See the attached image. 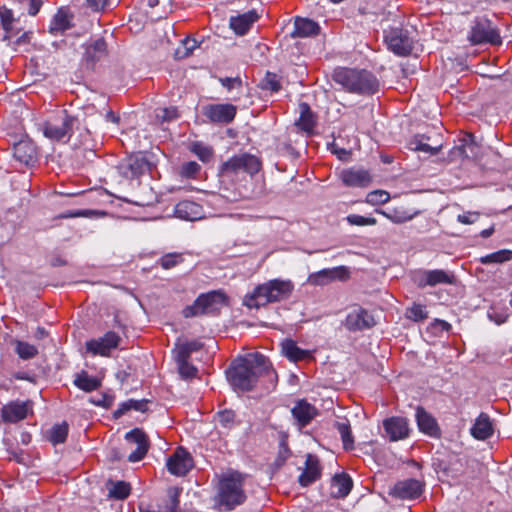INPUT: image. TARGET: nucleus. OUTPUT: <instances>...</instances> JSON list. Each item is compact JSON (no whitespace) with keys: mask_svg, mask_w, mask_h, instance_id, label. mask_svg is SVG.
I'll use <instances>...</instances> for the list:
<instances>
[{"mask_svg":"<svg viewBox=\"0 0 512 512\" xmlns=\"http://www.w3.org/2000/svg\"><path fill=\"white\" fill-rule=\"evenodd\" d=\"M284 355L291 361L297 362L310 357V352L299 348L292 340H286L282 344Z\"/></svg>","mask_w":512,"mask_h":512,"instance_id":"nucleus-33","label":"nucleus"},{"mask_svg":"<svg viewBox=\"0 0 512 512\" xmlns=\"http://www.w3.org/2000/svg\"><path fill=\"white\" fill-rule=\"evenodd\" d=\"M31 410L29 402L11 401L1 409V417L5 423H17L24 420Z\"/></svg>","mask_w":512,"mask_h":512,"instance_id":"nucleus-18","label":"nucleus"},{"mask_svg":"<svg viewBox=\"0 0 512 512\" xmlns=\"http://www.w3.org/2000/svg\"><path fill=\"white\" fill-rule=\"evenodd\" d=\"M244 478L239 472L224 475L219 481L218 502L227 510L242 504L246 495L243 489Z\"/></svg>","mask_w":512,"mask_h":512,"instance_id":"nucleus-4","label":"nucleus"},{"mask_svg":"<svg viewBox=\"0 0 512 512\" xmlns=\"http://www.w3.org/2000/svg\"><path fill=\"white\" fill-rule=\"evenodd\" d=\"M336 428L341 436L343 446L346 450H350L353 447L354 439L351 432L350 424L347 420L343 422H337Z\"/></svg>","mask_w":512,"mask_h":512,"instance_id":"nucleus-40","label":"nucleus"},{"mask_svg":"<svg viewBox=\"0 0 512 512\" xmlns=\"http://www.w3.org/2000/svg\"><path fill=\"white\" fill-rule=\"evenodd\" d=\"M415 417L421 432L429 436H436L438 434L439 428L436 420L423 407L418 406L416 408Z\"/></svg>","mask_w":512,"mask_h":512,"instance_id":"nucleus-26","label":"nucleus"},{"mask_svg":"<svg viewBox=\"0 0 512 512\" xmlns=\"http://www.w3.org/2000/svg\"><path fill=\"white\" fill-rule=\"evenodd\" d=\"M181 493V489L178 487H170L167 490V499L164 500L163 505H159L157 509L140 508V512H176L179 505V496Z\"/></svg>","mask_w":512,"mask_h":512,"instance_id":"nucleus-29","label":"nucleus"},{"mask_svg":"<svg viewBox=\"0 0 512 512\" xmlns=\"http://www.w3.org/2000/svg\"><path fill=\"white\" fill-rule=\"evenodd\" d=\"M259 16L255 10L248 11L243 14L231 16L229 19V26L235 34L243 36L251 28V26L258 20Z\"/></svg>","mask_w":512,"mask_h":512,"instance_id":"nucleus-23","label":"nucleus"},{"mask_svg":"<svg viewBox=\"0 0 512 512\" xmlns=\"http://www.w3.org/2000/svg\"><path fill=\"white\" fill-rule=\"evenodd\" d=\"M200 171V165L194 161L186 162L181 167V175L184 177H194Z\"/></svg>","mask_w":512,"mask_h":512,"instance_id":"nucleus-53","label":"nucleus"},{"mask_svg":"<svg viewBox=\"0 0 512 512\" xmlns=\"http://www.w3.org/2000/svg\"><path fill=\"white\" fill-rule=\"evenodd\" d=\"M201 213V206L189 200L181 201L175 207V215L183 220L194 221L200 219Z\"/></svg>","mask_w":512,"mask_h":512,"instance_id":"nucleus-27","label":"nucleus"},{"mask_svg":"<svg viewBox=\"0 0 512 512\" xmlns=\"http://www.w3.org/2000/svg\"><path fill=\"white\" fill-rule=\"evenodd\" d=\"M112 401L113 400H112L111 397L103 395L101 399L95 400V401H93V403H95L98 406H102V407H106L107 408V407L111 406Z\"/></svg>","mask_w":512,"mask_h":512,"instance_id":"nucleus-62","label":"nucleus"},{"mask_svg":"<svg viewBox=\"0 0 512 512\" xmlns=\"http://www.w3.org/2000/svg\"><path fill=\"white\" fill-rule=\"evenodd\" d=\"M383 427L391 441L407 438L410 431L408 420L397 416L385 419L383 421Z\"/></svg>","mask_w":512,"mask_h":512,"instance_id":"nucleus-21","label":"nucleus"},{"mask_svg":"<svg viewBox=\"0 0 512 512\" xmlns=\"http://www.w3.org/2000/svg\"><path fill=\"white\" fill-rule=\"evenodd\" d=\"M471 434L479 440H485L492 436L493 426L489 416L481 413L471 428Z\"/></svg>","mask_w":512,"mask_h":512,"instance_id":"nucleus-30","label":"nucleus"},{"mask_svg":"<svg viewBox=\"0 0 512 512\" xmlns=\"http://www.w3.org/2000/svg\"><path fill=\"white\" fill-rule=\"evenodd\" d=\"M406 316L415 322L423 321L428 318V312L421 304H413L406 311Z\"/></svg>","mask_w":512,"mask_h":512,"instance_id":"nucleus-45","label":"nucleus"},{"mask_svg":"<svg viewBox=\"0 0 512 512\" xmlns=\"http://www.w3.org/2000/svg\"><path fill=\"white\" fill-rule=\"evenodd\" d=\"M15 350L18 356L23 360L32 359L38 354V349L34 345L24 341H17Z\"/></svg>","mask_w":512,"mask_h":512,"instance_id":"nucleus-43","label":"nucleus"},{"mask_svg":"<svg viewBox=\"0 0 512 512\" xmlns=\"http://www.w3.org/2000/svg\"><path fill=\"white\" fill-rule=\"evenodd\" d=\"M352 486L353 482L348 474H337L331 482V496L334 498H344L350 493Z\"/></svg>","mask_w":512,"mask_h":512,"instance_id":"nucleus-28","label":"nucleus"},{"mask_svg":"<svg viewBox=\"0 0 512 512\" xmlns=\"http://www.w3.org/2000/svg\"><path fill=\"white\" fill-rule=\"evenodd\" d=\"M349 278V269L346 266H337L333 268H325L311 273L307 278V282L313 286H325L334 281L344 282Z\"/></svg>","mask_w":512,"mask_h":512,"instance_id":"nucleus-10","label":"nucleus"},{"mask_svg":"<svg viewBox=\"0 0 512 512\" xmlns=\"http://www.w3.org/2000/svg\"><path fill=\"white\" fill-rule=\"evenodd\" d=\"M294 290L290 280L272 279L257 285L243 298V305L249 309H259L269 303L288 299Z\"/></svg>","mask_w":512,"mask_h":512,"instance_id":"nucleus-2","label":"nucleus"},{"mask_svg":"<svg viewBox=\"0 0 512 512\" xmlns=\"http://www.w3.org/2000/svg\"><path fill=\"white\" fill-rule=\"evenodd\" d=\"M384 39L388 49L398 56H407L413 50L414 41L407 30L392 28L385 33Z\"/></svg>","mask_w":512,"mask_h":512,"instance_id":"nucleus-9","label":"nucleus"},{"mask_svg":"<svg viewBox=\"0 0 512 512\" xmlns=\"http://www.w3.org/2000/svg\"><path fill=\"white\" fill-rule=\"evenodd\" d=\"M437 321V324L443 329V330H446L448 331L450 328H451V325L444 321V320H436Z\"/></svg>","mask_w":512,"mask_h":512,"instance_id":"nucleus-63","label":"nucleus"},{"mask_svg":"<svg viewBox=\"0 0 512 512\" xmlns=\"http://www.w3.org/2000/svg\"><path fill=\"white\" fill-rule=\"evenodd\" d=\"M127 442L136 444L137 448L128 456L130 462H138L144 458L149 449V442L147 435L143 430L135 428L125 435Z\"/></svg>","mask_w":512,"mask_h":512,"instance_id":"nucleus-17","label":"nucleus"},{"mask_svg":"<svg viewBox=\"0 0 512 512\" xmlns=\"http://www.w3.org/2000/svg\"><path fill=\"white\" fill-rule=\"evenodd\" d=\"M494 229L491 227V228H488V229H484L483 231H481V236L483 238H488L492 235Z\"/></svg>","mask_w":512,"mask_h":512,"instance_id":"nucleus-64","label":"nucleus"},{"mask_svg":"<svg viewBox=\"0 0 512 512\" xmlns=\"http://www.w3.org/2000/svg\"><path fill=\"white\" fill-rule=\"evenodd\" d=\"M69 26L70 21L68 14L63 10H59L50 24V31L53 33L63 32L68 29Z\"/></svg>","mask_w":512,"mask_h":512,"instance_id":"nucleus-41","label":"nucleus"},{"mask_svg":"<svg viewBox=\"0 0 512 512\" xmlns=\"http://www.w3.org/2000/svg\"><path fill=\"white\" fill-rule=\"evenodd\" d=\"M261 87L262 89L270 90L272 92H278L281 88L278 76L274 73L268 72L261 82Z\"/></svg>","mask_w":512,"mask_h":512,"instance_id":"nucleus-48","label":"nucleus"},{"mask_svg":"<svg viewBox=\"0 0 512 512\" xmlns=\"http://www.w3.org/2000/svg\"><path fill=\"white\" fill-rule=\"evenodd\" d=\"M376 213L383 215L395 224H401L410 221L417 214V212L410 213L409 211H406L402 208H394L388 211L376 209Z\"/></svg>","mask_w":512,"mask_h":512,"instance_id":"nucleus-32","label":"nucleus"},{"mask_svg":"<svg viewBox=\"0 0 512 512\" xmlns=\"http://www.w3.org/2000/svg\"><path fill=\"white\" fill-rule=\"evenodd\" d=\"M120 336L114 331H108L102 337L86 342V350L92 355L107 357L120 343Z\"/></svg>","mask_w":512,"mask_h":512,"instance_id":"nucleus-11","label":"nucleus"},{"mask_svg":"<svg viewBox=\"0 0 512 512\" xmlns=\"http://www.w3.org/2000/svg\"><path fill=\"white\" fill-rule=\"evenodd\" d=\"M227 296L220 290L210 291L197 297L192 306L184 309L185 317L211 314L226 304Z\"/></svg>","mask_w":512,"mask_h":512,"instance_id":"nucleus-6","label":"nucleus"},{"mask_svg":"<svg viewBox=\"0 0 512 512\" xmlns=\"http://www.w3.org/2000/svg\"><path fill=\"white\" fill-rule=\"evenodd\" d=\"M107 55V45L104 39L99 38L85 45L83 63L92 69L95 64Z\"/></svg>","mask_w":512,"mask_h":512,"instance_id":"nucleus-22","label":"nucleus"},{"mask_svg":"<svg viewBox=\"0 0 512 512\" xmlns=\"http://www.w3.org/2000/svg\"><path fill=\"white\" fill-rule=\"evenodd\" d=\"M13 156L17 162L26 167L37 161V148L30 140H21L13 146Z\"/></svg>","mask_w":512,"mask_h":512,"instance_id":"nucleus-19","label":"nucleus"},{"mask_svg":"<svg viewBox=\"0 0 512 512\" xmlns=\"http://www.w3.org/2000/svg\"><path fill=\"white\" fill-rule=\"evenodd\" d=\"M347 221L351 225L357 226L375 225L377 223V220L373 217H364L356 214L349 215Z\"/></svg>","mask_w":512,"mask_h":512,"instance_id":"nucleus-50","label":"nucleus"},{"mask_svg":"<svg viewBox=\"0 0 512 512\" xmlns=\"http://www.w3.org/2000/svg\"><path fill=\"white\" fill-rule=\"evenodd\" d=\"M0 19L2 27H9L10 24H17L16 20L13 18L12 11L5 7L0 8Z\"/></svg>","mask_w":512,"mask_h":512,"instance_id":"nucleus-54","label":"nucleus"},{"mask_svg":"<svg viewBox=\"0 0 512 512\" xmlns=\"http://www.w3.org/2000/svg\"><path fill=\"white\" fill-rule=\"evenodd\" d=\"M274 374L269 360L256 352L239 359L227 372L230 384L235 390H252L258 378L263 375Z\"/></svg>","mask_w":512,"mask_h":512,"instance_id":"nucleus-1","label":"nucleus"},{"mask_svg":"<svg viewBox=\"0 0 512 512\" xmlns=\"http://www.w3.org/2000/svg\"><path fill=\"white\" fill-rule=\"evenodd\" d=\"M6 34L4 36L5 39H11L18 35L19 29L16 27V24H10L9 27H3Z\"/></svg>","mask_w":512,"mask_h":512,"instance_id":"nucleus-60","label":"nucleus"},{"mask_svg":"<svg viewBox=\"0 0 512 512\" xmlns=\"http://www.w3.org/2000/svg\"><path fill=\"white\" fill-rule=\"evenodd\" d=\"M136 410L140 412H145L147 410V401L146 400H134L129 399L123 403H121L117 410L114 411V418L118 419L122 417L129 410Z\"/></svg>","mask_w":512,"mask_h":512,"instance_id":"nucleus-35","label":"nucleus"},{"mask_svg":"<svg viewBox=\"0 0 512 512\" xmlns=\"http://www.w3.org/2000/svg\"><path fill=\"white\" fill-rule=\"evenodd\" d=\"M68 435L67 423L57 424L53 426L50 431L49 440L54 444H61L65 442Z\"/></svg>","mask_w":512,"mask_h":512,"instance_id":"nucleus-44","label":"nucleus"},{"mask_svg":"<svg viewBox=\"0 0 512 512\" xmlns=\"http://www.w3.org/2000/svg\"><path fill=\"white\" fill-rule=\"evenodd\" d=\"M157 117L163 121H170L178 117V110L175 107L160 109Z\"/></svg>","mask_w":512,"mask_h":512,"instance_id":"nucleus-56","label":"nucleus"},{"mask_svg":"<svg viewBox=\"0 0 512 512\" xmlns=\"http://www.w3.org/2000/svg\"><path fill=\"white\" fill-rule=\"evenodd\" d=\"M168 471L176 476H184L193 467L190 455L179 447L167 460Z\"/></svg>","mask_w":512,"mask_h":512,"instance_id":"nucleus-16","label":"nucleus"},{"mask_svg":"<svg viewBox=\"0 0 512 512\" xmlns=\"http://www.w3.org/2000/svg\"><path fill=\"white\" fill-rule=\"evenodd\" d=\"M183 345L186 347V349L188 350V352L190 354H192L193 352L198 351L202 348V344L198 341L186 342V343H183Z\"/></svg>","mask_w":512,"mask_h":512,"instance_id":"nucleus-61","label":"nucleus"},{"mask_svg":"<svg viewBox=\"0 0 512 512\" xmlns=\"http://www.w3.org/2000/svg\"><path fill=\"white\" fill-rule=\"evenodd\" d=\"M340 178L349 187H366L371 182L369 173L363 169H345L340 173Z\"/></svg>","mask_w":512,"mask_h":512,"instance_id":"nucleus-24","label":"nucleus"},{"mask_svg":"<svg viewBox=\"0 0 512 512\" xmlns=\"http://www.w3.org/2000/svg\"><path fill=\"white\" fill-rule=\"evenodd\" d=\"M512 260V250L502 249L491 254L480 257V263L484 265L501 264Z\"/></svg>","mask_w":512,"mask_h":512,"instance_id":"nucleus-36","label":"nucleus"},{"mask_svg":"<svg viewBox=\"0 0 512 512\" xmlns=\"http://www.w3.org/2000/svg\"><path fill=\"white\" fill-rule=\"evenodd\" d=\"M345 325L350 331H361L373 327L375 321L367 310L359 307L347 315Z\"/></svg>","mask_w":512,"mask_h":512,"instance_id":"nucleus-20","label":"nucleus"},{"mask_svg":"<svg viewBox=\"0 0 512 512\" xmlns=\"http://www.w3.org/2000/svg\"><path fill=\"white\" fill-rule=\"evenodd\" d=\"M469 40L472 44H500L501 37L498 31L493 28L489 21H478L476 22L470 31Z\"/></svg>","mask_w":512,"mask_h":512,"instance_id":"nucleus-13","label":"nucleus"},{"mask_svg":"<svg viewBox=\"0 0 512 512\" xmlns=\"http://www.w3.org/2000/svg\"><path fill=\"white\" fill-rule=\"evenodd\" d=\"M292 416L295 420V424L299 429L308 426L312 420L318 416V409L310 404L305 399H300L295 402L294 407L291 410Z\"/></svg>","mask_w":512,"mask_h":512,"instance_id":"nucleus-14","label":"nucleus"},{"mask_svg":"<svg viewBox=\"0 0 512 512\" xmlns=\"http://www.w3.org/2000/svg\"><path fill=\"white\" fill-rule=\"evenodd\" d=\"M131 487L127 482H112L109 488V496L115 499L123 500L130 494Z\"/></svg>","mask_w":512,"mask_h":512,"instance_id":"nucleus-42","label":"nucleus"},{"mask_svg":"<svg viewBox=\"0 0 512 512\" xmlns=\"http://www.w3.org/2000/svg\"><path fill=\"white\" fill-rule=\"evenodd\" d=\"M77 122V118L61 110L42 124V131L51 140L68 141Z\"/></svg>","mask_w":512,"mask_h":512,"instance_id":"nucleus-5","label":"nucleus"},{"mask_svg":"<svg viewBox=\"0 0 512 512\" xmlns=\"http://www.w3.org/2000/svg\"><path fill=\"white\" fill-rule=\"evenodd\" d=\"M178 371L182 378L191 379L196 377L197 368L188 362L178 364Z\"/></svg>","mask_w":512,"mask_h":512,"instance_id":"nucleus-51","label":"nucleus"},{"mask_svg":"<svg viewBox=\"0 0 512 512\" xmlns=\"http://www.w3.org/2000/svg\"><path fill=\"white\" fill-rule=\"evenodd\" d=\"M321 468L318 459L308 454L305 462V469L299 476V483L303 487H307L320 478Z\"/></svg>","mask_w":512,"mask_h":512,"instance_id":"nucleus-25","label":"nucleus"},{"mask_svg":"<svg viewBox=\"0 0 512 512\" xmlns=\"http://www.w3.org/2000/svg\"><path fill=\"white\" fill-rule=\"evenodd\" d=\"M220 82L223 85V87L227 88L228 90H231L236 87H240L242 85V81L240 78H220Z\"/></svg>","mask_w":512,"mask_h":512,"instance_id":"nucleus-57","label":"nucleus"},{"mask_svg":"<svg viewBox=\"0 0 512 512\" xmlns=\"http://www.w3.org/2000/svg\"><path fill=\"white\" fill-rule=\"evenodd\" d=\"M429 138L425 135H416L411 141H410V147L414 151H421L425 152L431 155H436L441 146L433 147L424 142V140H428Z\"/></svg>","mask_w":512,"mask_h":512,"instance_id":"nucleus-39","label":"nucleus"},{"mask_svg":"<svg viewBox=\"0 0 512 512\" xmlns=\"http://www.w3.org/2000/svg\"><path fill=\"white\" fill-rule=\"evenodd\" d=\"M390 200V195L384 190H375L367 194L366 202L371 205L385 204Z\"/></svg>","mask_w":512,"mask_h":512,"instance_id":"nucleus-46","label":"nucleus"},{"mask_svg":"<svg viewBox=\"0 0 512 512\" xmlns=\"http://www.w3.org/2000/svg\"><path fill=\"white\" fill-rule=\"evenodd\" d=\"M190 356L191 354L188 352V350L183 344L177 346L175 350V361L177 365L184 362H188Z\"/></svg>","mask_w":512,"mask_h":512,"instance_id":"nucleus-55","label":"nucleus"},{"mask_svg":"<svg viewBox=\"0 0 512 512\" xmlns=\"http://www.w3.org/2000/svg\"><path fill=\"white\" fill-rule=\"evenodd\" d=\"M203 115L212 123L229 124L237 113V107L229 103L208 104L203 107Z\"/></svg>","mask_w":512,"mask_h":512,"instance_id":"nucleus-12","label":"nucleus"},{"mask_svg":"<svg viewBox=\"0 0 512 512\" xmlns=\"http://www.w3.org/2000/svg\"><path fill=\"white\" fill-rule=\"evenodd\" d=\"M87 3L96 11L103 10L109 5V0H86Z\"/></svg>","mask_w":512,"mask_h":512,"instance_id":"nucleus-59","label":"nucleus"},{"mask_svg":"<svg viewBox=\"0 0 512 512\" xmlns=\"http://www.w3.org/2000/svg\"><path fill=\"white\" fill-rule=\"evenodd\" d=\"M320 31V26L313 20L307 18H296L294 24L293 37H309L317 35Z\"/></svg>","mask_w":512,"mask_h":512,"instance_id":"nucleus-31","label":"nucleus"},{"mask_svg":"<svg viewBox=\"0 0 512 512\" xmlns=\"http://www.w3.org/2000/svg\"><path fill=\"white\" fill-rule=\"evenodd\" d=\"M300 108V117L296 122L297 126L300 127L305 132H312L315 127V118L314 115L307 103H301L299 105Z\"/></svg>","mask_w":512,"mask_h":512,"instance_id":"nucleus-34","label":"nucleus"},{"mask_svg":"<svg viewBox=\"0 0 512 512\" xmlns=\"http://www.w3.org/2000/svg\"><path fill=\"white\" fill-rule=\"evenodd\" d=\"M191 151L196 154L198 158L203 162L209 161L213 155V150L211 147L199 142L193 143Z\"/></svg>","mask_w":512,"mask_h":512,"instance_id":"nucleus-47","label":"nucleus"},{"mask_svg":"<svg viewBox=\"0 0 512 512\" xmlns=\"http://www.w3.org/2000/svg\"><path fill=\"white\" fill-rule=\"evenodd\" d=\"M74 384L81 390L91 392L98 389L101 385L97 378L89 376L86 372L78 374L74 380Z\"/></svg>","mask_w":512,"mask_h":512,"instance_id":"nucleus-37","label":"nucleus"},{"mask_svg":"<svg viewBox=\"0 0 512 512\" xmlns=\"http://www.w3.org/2000/svg\"><path fill=\"white\" fill-rule=\"evenodd\" d=\"M183 261L182 255L178 253H169L160 258V265L164 269H171Z\"/></svg>","mask_w":512,"mask_h":512,"instance_id":"nucleus-49","label":"nucleus"},{"mask_svg":"<svg viewBox=\"0 0 512 512\" xmlns=\"http://www.w3.org/2000/svg\"><path fill=\"white\" fill-rule=\"evenodd\" d=\"M216 421L220 424V426L224 429H233L239 424V421L236 419V414L233 410L224 409L219 411L216 416Z\"/></svg>","mask_w":512,"mask_h":512,"instance_id":"nucleus-38","label":"nucleus"},{"mask_svg":"<svg viewBox=\"0 0 512 512\" xmlns=\"http://www.w3.org/2000/svg\"><path fill=\"white\" fill-rule=\"evenodd\" d=\"M478 216V213L468 212L458 215L457 220L462 224H472L478 219Z\"/></svg>","mask_w":512,"mask_h":512,"instance_id":"nucleus-58","label":"nucleus"},{"mask_svg":"<svg viewBox=\"0 0 512 512\" xmlns=\"http://www.w3.org/2000/svg\"><path fill=\"white\" fill-rule=\"evenodd\" d=\"M332 79L350 93L370 95L379 88V81L367 70L338 68L334 70Z\"/></svg>","mask_w":512,"mask_h":512,"instance_id":"nucleus-3","label":"nucleus"},{"mask_svg":"<svg viewBox=\"0 0 512 512\" xmlns=\"http://www.w3.org/2000/svg\"><path fill=\"white\" fill-rule=\"evenodd\" d=\"M260 167L261 162L256 156L248 153H242L224 162L221 166L220 172L223 176H232L240 172L253 175L260 170Z\"/></svg>","mask_w":512,"mask_h":512,"instance_id":"nucleus-7","label":"nucleus"},{"mask_svg":"<svg viewBox=\"0 0 512 512\" xmlns=\"http://www.w3.org/2000/svg\"><path fill=\"white\" fill-rule=\"evenodd\" d=\"M413 281L419 288H425L426 286L434 287L439 284L454 285L456 284V277L453 272L448 270H422L414 274Z\"/></svg>","mask_w":512,"mask_h":512,"instance_id":"nucleus-8","label":"nucleus"},{"mask_svg":"<svg viewBox=\"0 0 512 512\" xmlns=\"http://www.w3.org/2000/svg\"><path fill=\"white\" fill-rule=\"evenodd\" d=\"M182 44H183L184 51H182L180 48L177 49V51H176V55L179 57L189 56L193 52V50L197 47V41L192 38H186L185 40L182 41Z\"/></svg>","mask_w":512,"mask_h":512,"instance_id":"nucleus-52","label":"nucleus"},{"mask_svg":"<svg viewBox=\"0 0 512 512\" xmlns=\"http://www.w3.org/2000/svg\"><path fill=\"white\" fill-rule=\"evenodd\" d=\"M423 492V484L416 479L398 481L392 488L390 495L403 500L418 498Z\"/></svg>","mask_w":512,"mask_h":512,"instance_id":"nucleus-15","label":"nucleus"}]
</instances>
